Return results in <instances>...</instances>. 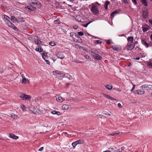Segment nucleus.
<instances>
[{
    "label": "nucleus",
    "mask_w": 152,
    "mask_h": 152,
    "mask_svg": "<svg viewBox=\"0 0 152 152\" xmlns=\"http://www.w3.org/2000/svg\"><path fill=\"white\" fill-rule=\"evenodd\" d=\"M69 105L68 104H64L63 106V109L64 110H67L69 108Z\"/></svg>",
    "instance_id": "obj_27"
},
{
    "label": "nucleus",
    "mask_w": 152,
    "mask_h": 152,
    "mask_svg": "<svg viewBox=\"0 0 152 152\" xmlns=\"http://www.w3.org/2000/svg\"><path fill=\"white\" fill-rule=\"evenodd\" d=\"M140 59V58L139 57H136L135 58H134V59L136 60H139Z\"/></svg>",
    "instance_id": "obj_56"
},
{
    "label": "nucleus",
    "mask_w": 152,
    "mask_h": 152,
    "mask_svg": "<svg viewBox=\"0 0 152 152\" xmlns=\"http://www.w3.org/2000/svg\"><path fill=\"white\" fill-rule=\"evenodd\" d=\"M142 3L145 6H148V3L147 0H141Z\"/></svg>",
    "instance_id": "obj_25"
},
{
    "label": "nucleus",
    "mask_w": 152,
    "mask_h": 152,
    "mask_svg": "<svg viewBox=\"0 0 152 152\" xmlns=\"http://www.w3.org/2000/svg\"><path fill=\"white\" fill-rule=\"evenodd\" d=\"M132 1L134 4H136L137 2L136 0H132Z\"/></svg>",
    "instance_id": "obj_51"
},
{
    "label": "nucleus",
    "mask_w": 152,
    "mask_h": 152,
    "mask_svg": "<svg viewBox=\"0 0 152 152\" xmlns=\"http://www.w3.org/2000/svg\"><path fill=\"white\" fill-rule=\"evenodd\" d=\"M149 22L152 25V20H149Z\"/></svg>",
    "instance_id": "obj_57"
},
{
    "label": "nucleus",
    "mask_w": 152,
    "mask_h": 152,
    "mask_svg": "<svg viewBox=\"0 0 152 152\" xmlns=\"http://www.w3.org/2000/svg\"><path fill=\"white\" fill-rule=\"evenodd\" d=\"M24 21V20L23 18L22 17H18L17 19V22H23Z\"/></svg>",
    "instance_id": "obj_15"
},
{
    "label": "nucleus",
    "mask_w": 152,
    "mask_h": 152,
    "mask_svg": "<svg viewBox=\"0 0 152 152\" xmlns=\"http://www.w3.org/2000/svg\"><path fill=\"white\" fill-rule=\"evenodd\" d=\"M4 72V71L3 69H1L0 71V74H2Z\"/></svg>",
    "instance_id": "obj_58"
},
{
    "label": "nucleus",
    "mask_w": 152,
    "mask_h": 152,
    "mask_svg": "<svg viewBox=\"0 0 152 152\" xmlns=\"http://www.w3.org/2000/svg\"><path fill=\"white\" fill-rule=\"evenodd\" d=\"M94 42L95 44H101L102 42V41H101L100 40H95Z\"/></svg>",
    "instance_id": "obj_31"
},
{
    "label": "nucleus",
    "mask_w": 152,
    "mask_h": 152,
    "mask_svg": "<svg viewBox=\"0 0 152 152\" xmlns=\"http://www.w3.org/2000/svg\"><path fill=\"white\" fill-rule=\"evenodd\" d=\"M6 23L8 26L9 27L13 28V27L14 26V25L12 23L10 20H8L7 21Z\"/></svg>",
    "instance_id": "obj_18"
},
{
    "label": "nucleus",
    "mask_w": 152,
    "mask_h": 152,
    "mask_svg": "<svg viewBox=\"0 0 152 152\" xmlns=\"http://www.w3.org/2000/svg\"><path fill=\"white\" fill-rule=\"evenodd\" d=\"M147 65L149 66L150 68H152V62H147Z\"/></svg>",
    "instance_id": "obj_36"
},
{
    "label": "nucleus",
    "mask_w": 152,
    "mask_h": 152,
    "mask_svg": "<svg viewBox=\"0 0 152 152\" xmlns=\"http://www.w3.org/2000/svg\"><path fill=\"white\" fill-rule=\"evenodd\" d=\"M17 18H16L14 16H12L11 17V20L13 22H17Z\"/></svg>",
    "instance_id": "obj_24"
},
{
    "label": "nucleus",
    "mask_w": 152,
    "mask_h": 152,
    "mask_svg": "<svg viewBox=\"0 0 152 152\" xmlns=\"http://www.w3.org/2000/svg\"><path fill=\"white\" fill-rule=\"evenodd\" d=\"M4 18L5 19H6V20H7V21L8 20H9V19H10V18L7 16L4 15Z\"/></svg>",
    "instance_id": "obj_38"
},
{
    "label": "nucleus",
    "mask_w": 152,
    "mask_h": 152,
    "mask_svg": "<svg viewBox=\"0 0 152 152\" xmlns=\"http://www.w3.org/2000/svg\"><path fill=\"white\" fill-rule=\"evenodd\" d=\"M110 2L108 1H106L104 4V7L106 10H107L108 8V5L110 4Z\"/></svg>",
    "instance_id": "obj_21"
},
{
    "label": "nucleus",
    "mask_w": 152,
    "mask_h": 152,
    "mask_svg": "<svg viewBox=\"0 0 152 152\" xmlns=\"http://www.w3.org/2000/svg\"><path fill=\"white\" fill-rule=\"evenodd\" d=\"M61 113L58 111H56V114L58 115H61Z\"/></svg>",
    "instance_id": "obj_49"
},
{
    "label": "nucleus",
    "mask_w": 152,
    "mask_h": 152,
    "mask_svg": "<svg viewBox=\"0 0 152 152\" xmlns=\"http://www.w3.org/2000/svg\"><path fill=\"white\" fill-rule=\"evenodd\" d=\"M11 115V118L14 120H16L18 118V115L13 113H12Z\"/></svg>",
    "instance_id": "obj_17"
},
{
    "label": "nucleus",
    "mask_w": 152,
    "mask_h": 152,
    "mask_svg": "<svg viewBox=\"0 0 152 152\" xmlns=\"http://www.w3.org/2000/svg\"><path fill=\"white\" fill-rule=\"evenodd\" d=\"M83 32L80 31L78 32V34L79 36H83Z\"/></svg>",
    "instance_id": "obj_41"
},
{
    "label": "nucleus",
    "mask_w": 152,
    "mask_h": 152,
    "mask_svg": "<svg viewBox=\"0 0 152 152\" xmlns=\"http://www.w3.org/2000/svg\"><path fill=\"white\" fill-rule=\"evenodd\" d=\"M119 13V11H117V10H116V11H113V12H112L111 15H110V18H111V19H112L114 16L116 15V14H118Z\"/></svg>",
    "instance_id": "obj_9"
},
{
    "label": "nucleus",
    "mask_w": 152,
    "mask_h": 152,
    "mask_svg": "<svg viewBox=\"0 0 152 152\" xmlns=\"http://www.w3.org/2000/svg\"><path fill=\"white\" fill-rule=\"evenodd\" d=\"M106 42L108 44H111V41L110 40H106Z\"/></svg>",
    "instance_id": "obj_47"
},
{
    "label": "nucleus",
    "mask_w": 152,
    "mask_h": 152,
    "mask_svg": "<svg viewBox=\"0 0 152 152\" xmlns=\"http://www.w3.org/2000/svg\"><path fill=\"white\" fill-rule=\"evenodd\" d=\"M134 39V38L133 37L131 36L127 38V40L129 41H131L132 42H133V41Z\"/></svg>",
    "instance_id": "obj_29"
},
{
    "label": "nucleus",
    "mask_w": 152,
    "mask_h": 152,
    "mask_svg": "<svg viewBox=\"0 0 152 152\" xmlns=\"http://www.w3.org/2000/svg\"><path fill=\"white\" fill-rule=\"evenodd\" d=\"M77 145V142L76 141L75 142H73L72 143V145L73 146V149H74L75 148V146Z\"/></svg>",
    "instance_id": "obj_34"
},
{
    "label": "nucleus",
    "mask_w": 152,
    "mask_h": 152,
    "mask_svg": "<svg viewBox=\"0 0 152 152\" xmlns=\"http://www.w3.org/2000/svg\"><path fill=\"white\" fill-rule=\"evenodd\" d=\"M150 39H151L152 40V34H151V36H150Z\"/></svg>",
    "instance_id": "obj_64"
},
{
    "label": "nucleus",
    "mask_w": 152,
    "mask_h": 152,
    "mask_svg": "<svg viewBox=\"0 0 152 152\" xmlns=\"http://www.w3.org/2000/svg\"><path fill=\"white\" fill-rule=\"evenodd\" d=\"M56 100L59 102H62L64 100L63 98L61 96H58V98H56Z\"/></svg>",
    "instance_id": "obj_26"
},
{
    "label": "nucleus",
    "mask_w": 152,
    "mask_h": 152,
    "mask_svg": "<svg viewBox=\"0 0 152 152\" xmlns=\"http://www.w3.org/2000/svg\"><path fill=\"white\" fill-rule=\"evenodd\" d=\"M53 74L55 75H57L58 76H60L58 77V78L60 80L62 79V77H67L69 79L71 78V77L69 76L68 74H65V73L63 72H60L59 71H53Z\"/></svg>",
    "instance_id": "obj_1"
},
{
    "label": "nucleus",
    "mask_w": 152,
    "mask_h": 152,
    "mask_svg": "<svg viewBox=\"0 0 152 152\" xmlns=\"http://www.w3.org/2000/svg\"><path fill=\"white\" fill-rule=\"evenodd\" d=\"M92 7L91 9V11L93 14L96 15L99 13V9L96 5L93 3L92 4Z\"/></svg>",
    "instance_id": "obj_2"
},
{
    "label": "nucleus",
    "mask_w": 152,
    "mask_h": 152,
    "mask_svg": "<svg viewBox=\"0 0 152 152\" xmlns=\"http://www.w3.org/2000/svg\"><path fill=\"white\" fill-rule=\"evenodd\" d=\"M54 22L55 24H59L60 23V21L58 19H57L56 20H55Z\"/></svg>",
    "instance_id": "obj_37"
},
{
    "label": "nucleus",
    "mask_w": 152,
    "mask_h": 152,
    "mask_svg": "<svg viewBox=\"0 0 152 152\" xmlns=\"http://www.w3.org/2000/svg\"><path fill=\"white\" fill-rule=\"evenodd\" d=\"M78 28V26L77 25H75L73 26V28L74 29H76Z\"/></svg>",
    "instance_id": "obj_48"
},
{
    "label": "nucleus",
    "mask_w": 152,
    "mask_h": 152,
    "mask_svg": "<svg viewBox=\"0 0 152 152\" xmlns=\"http://www.w3.org/2000/svg\"><path fill=\"white\" fill-rule=\"evenodd\" d=\"M148 16V14L146 12H143L142 14V17L145 19Z\"/></svg>",
    "instance_id": "obj_28"
},
{
    "label": "nucleus",
    "mask_w": 152,
    "mask_h": 152,
    "mask_svg": "<svg viewBox=\"0 0 152 152\" xmlns=\"http://www.w3.org/2000/svg\"><path fill=\"white\" fill-rule=\"evenodd\" d=\"M21 76L22 78V83L23 84H25L26 83V82L27 80L24 75L23 74H21Z\"/></svg>",
    "instance_id": "obj_14"
},
{
    "label": "nucleus",
    "mask_w": 152,
    "mask_h": 152,
    "mask_svg": "<svg viewBox=\"0 0 152 152\" xmlns=\"http://www.w3.org/2000/svg\"><path fill=\"white\" fill-rule=\"evenodd\" d=\"M35 42L36 44L38 45H39L41 43V41L38 39L35 40Z\"/></svg>",
    "instance_id": "obj_32"
},
{
    "label": "nucleus",
    "mask_w": 152,
    "mask_h": 152,
    "mask_svg": "<svg viewBox=\"0 0 152 152\" xmlns=\"http://www.w3.org/2000/svg\"><path fill=\"white\" fill-rule=\"evenodd\" d=\"M135 85H133V86L131 90V91H132L135 88Z\"/></svg>",
    "instance_id": "obj_50"
},
{
    "label": "nucleus",
    "mask_w": 152,
    "mask_h": 152,
    "mask_svg": "<svg viewBox=\"0 0 152 152\" xmlns=\"http://www.w3.org/2000/svg\"><path fill=\"white\" fill-rule=\"evenodd\" d=\"M19 96L23 100H29L31 98V96L25 94H20Z\"/></svg>",
    "instance_id": "obj_4"
},
{
    "label": "nucleus",
    "mask_w": 152,
    "mask_h": 152,
    "mask_svg": "<svg viewBox=\"0 0 152 152\" xmlns=\"http://www.w3.org/2000/svg\"><path fill=\"white\" fill-rule=\"evenodd\" d=\"M104 95L106 98L108 99H110L111 100H113L115 101L117 100L116 99L113 98L109 95H107L105 94H104Z\"/></svg>",
    "instance_id": "obj_23"
},
{
    "label": "nucleus",
    "mask_w": 152,
    "mask_h": 152,
    "mask_svg": "<svg viewBox=\"0 0 152 152\" xmlns=\"http://www.w3.org/2000/svg\"><path fill=\"white\" fill-rule=\"evenodd\" d=\"M125 149V148L124 147H122L121 148V150H124Z\"/></svg>",
    "instance_id": "obj_61"
},
{
    "label": "nucleus",
    "mask_w": 152,
    "mask_h": 152,
    "mask_svg": "<svg viewBox=\"0 0 152 152\" xmlns=\"http://www.w3.org/2000/svg\"><path fill=\"white\" fill-rule=\"evenodd\" d=\"M49 45L52 46H53L55 45V43L54 42H51L49 43Z\"/></svg>",
    "instance_id": "obj_40"
},
{
    "label": "nucleus",
    "mask_w": 152,
    "mask_h": 152,
    "mask_svg": "<svg viewBox=\"0 0 152 152\" xmlns=\"http://www.w3.org/2000/svg\"><path fill=\"white\" fill-rule=\"evenodd\" d=\"M117 151V152H122V151H120V149H118V150Z\"/></svg>",
    "instance_id": "obj_63"
},
{
    "label": "nucleus",
    "mask_w": 152,
    "mask_h": 152,
    "mask_svg": "<svg viewBox=\"0 0 152 152\" xmlns=\"http://www.w3.org/2000/svg\"><path fill=\"white\" fill-rule=\"evenodd\" d=\"M85 58H86L88 59L89 58V56L88 55H86L85 56Z\"/></svg>",
    "instance_id": "obj_59"
},
{
    "label": "nucleus",
    "mask_w": 152,
    "mask_h": 152,
    "mask_svg": "<svg viewBox=\"0 0 152 152\" xmlns=\"http://www.w3.org/2000/svg\"><path fill=\"white\" fill-rule=\"evenodd\" d=\"M77 142V144H83L84 143V141L83 140H77L76 141Z\"/></svg>",
    "instance_id": "obj_30"
},
{
    "label": "nucleus",
    "mask_w": 152,
    "mask_h": 152,
    "mask_svg": "<svg viewBox=\"0 0 152 152\" xmlns=\"http://www.w3.org/2000/svg\"><path fill=\"white\" fill-rule=\"evenodd\" d=\"M70 36L72 37L73 39H74L75 37H77L78 36L75 33L73 32H72L70 33Z\"/></svg>",
    "instance_id": "obj_22"
},
{
    "label": "nucleus",
    "mask_w": 152,
    "mask_h": 152,
    "mask_svg": "<svg viewBox=\"0 0 152 152\" xmlns=\"http://www.w3.org/2000/svg\"><path fill=\"white\" fill-rule=\"evenodd\" d=\"M20 108L23 110H24L26 108L25 106L23 104H22L20 106Z\"/></svg>",
    "instance_id": "obj_42"
},
{
    "label": "nucleus",
    "mask_w": 152,
    "mask_h": 152,
    "mask_svg": "<svg viewBox=\"0 0 152 152\" xmlns=\"http://www.w3.org/2000/svg\"><path fill=\"white\" fill-rule=\"evenodd\" d=\"M26 7L28 9L31 11H34L36 9L35 7H33V6H31V5L30 6H28Z\"/></svg>",
    "instance_id": "obj_11"
},
{
    "label": "nucleus",
    "mask_w": 152,
    "mask_h": 152,
    "mask_svg": "<svg viewBox=\"0 0 152 152\" xmlns=\"http://www.w3.org/2000/svg\"><path fill=\"white\" fill-rule=\"evenodd\" d=\"M56 111H53L52 112V113L53 114H56Z\"/></svg>",
    "instance_id": "obj_54"
},
{
    "label": "nucleus",
    "mask_w": 152,
    "mask_h": 152,
    "mask_svg": "<svg viewBox=\"0 0 152 152\" xmlns=\"http://www.w3.org/2000/svg\"><path fill=\"white\" fill-rule=\"evenodd\" d=\"M149 27V26L147 25H146L145 26H143L142 27L143 31L144 32L147 31L149 29L148 28Z\"/></svg>",
    "instance_id": "obj_13"
},
{
    "label": "nucleus",
    "mask_w": 152,
    "mask_h": 152,
    "mask_svg": "<svg viewBox=\"0 0 152 152\" xmlns=\"http://www.w3.org/2000/svg\"><path fill=\"white\" fill-rule=\"evenodd\" d=\"M142 43L143 45H145L146 48H148L149 46V44L146 42L144 40H142Z\"/></svg>",
    "instance_id": "obj_16"
},
{
    "label": "nucleus",
    "mask_w": 152,
    "mask_h": 152,
    "mask_svg": "<svg viewBox=\"0 0 152 152\" xmlns=\"http://www.w3.org/2000/svg\"><path fill=\"white\" fill-rule=\"evenodd\" d=\"M106 88L108 89V90L111 89L113 87L111 85H107V86H105Z\"/></svg>",
    "instance_id": "obj_33"
},
{
    "label": "nucleus",
    "mask_w": 152,
    "mask_h": 152,
    "mask_svg": "<svg viewBox=\"0 0 152 152\" xmlns=\"http://www.w3.org/2000/svg\"><path fill=\"white\" fill-rule=\"evenodd\" d=\"M38 47L35 50L36 51H38L39 52H42L43 51V49H42L41 47L40 46H38Z\"/></svg>",
    "instance_id": "obj_20"
},
{
    "label": "nucleus",
    "mask_w": 152,
    "mask_h": 152,
    "mask_svg": "<svg viewBox=\"0 0 152 152\" xmlns=\"http://www.w3.org/2000/svg\"><path fill=\"white\" fill-rule=\"evenodd\" d=\"M115 135V133H113L111 134H108L107 135V136H110V135H111V136H114Z\"/></svg>",
    "instance_id": "obj_46"
},
{
    "label": "nucleus",
    "mask_w": 152,
    "mask_h": 152,
    "mask_svg": "<svg viewBox=\"0 0 152 152\" xmlns=\"http://www.w3.org/2000/svg\"><path fill=\"white\" fill-rule=\"evenodd\" d=\"M75 62L77 63H82V62L81 61H78L77 60Z\"/></svg>",
    "instance_id": "obj_52"
},
{
    "label": "nucleus",
    "mask_w": 152,
    "mask_h": 152,
    "mask_svg": "<svg viewBox=\"0 0 152 152\" xmlns=\"http://www.w3.org/2000/svg\"><path fill=\"white\" fill-rule=\"evenodd\" d=\"M141 87L145 90H152V85H151L145 84L142 85Z\"/></svg>",
    "instance_id": "obj_6"
},
{
    "label": "nucleus",
    "mask_w": 152,
    "mask_h": 152,
    "mask_svg": "<svg viewBox=\"0 0 152 152\" xmlns=\"http://www.w3.org/2000/svg\"><path fill=\"white\" fill-rule=\"evenodd\" d=\"M145 93V91L144 89L142 90H139L136 91V93L137 94L142 95L143 94Z\"/></svg>",
    "instance_id": "obj_12"
},
{
    "label": "nucleus",
    "mask_w": 152,
    "mask_h": 152,
    "mask_svg": "<svg viewBox=\"0 0 152 152\" xmlns=\"http://www.w3.org/2000/svg\"><path fill=\"white\" fill-rule=\"evenodd\" d=\"M42 56L43 58L45 60V61L48 64V60H46V58H45V57H47V53H43V54H42Z\"/></svg>",
    "instance_id": "obj_19"
},
{
    "label": "nucleus",
    "mask_w": 152,
    "mask_h": 152,
    "mask_svg": "<svg viewBox=\"0 0 152 152\" xmlns=\"http://www.w3.org/2000/svg\"><path fill=\"white\" fill-rule=\"evenodd\" d=\"M123 2L126 3H128L127 0H123Z\"/></svg>",
    "instance_id": "obj_60"
},
{
    "label": "nucleus",
    "mask_w": 152,
    "mask_h": 152,
    "mask_svg": "<svg viewBox=\"0 0 152 152\" xmlns=\"http://www.w3.org/2000/svg\"><path fill=\"white\" fill-rule=\"evenodd\" d=\"M56 55L58 58L61 59H63L64 57V55L62 53L60 52H58L56 54Z\"/></svg>",
    "instance_id": "obj_8"
},
{
    "label": "nucleus",
    "mask_w": 152,
    "mask_h": 152,
    "mask_svg": "<svg viewBox=\"0 0 152 152\" xmlns=\"http://www.w3.org/2000/svg\"><path fill=\"white\" fill-rule=\"evenodd\" d=\"M12 28L15 31L16 30V29H18L15 26H14L13 27V28Z\"/></svg>",
    "instance_id": "obj_55"
},
{
    "label": "nucleus",
    "mask_w": 152,
    "mask_h": 152,
    "mask_svg": "<svg viewBox=\"0 0 152 152\" xmlns=\"http://www.w3.org/2000/svg\"><path fill=\"white\" fill-rule=\"evenodd\" d=\"M30 4L31 6L35 7L36 8V7H41V3L39 1L36 0H33L30 3Z\"/></svg>",
    "instance_id": "obj_3"
},
{
    "label": "nucleus",
    "mask_w": 152,
    "mask_h": 152,
    "mask_svg": "<svg viewBox=\"0 0 152 152\" xmlns=\"http://www.w3.org/2000/svg\"><path fill=\"white\" fill-rule=\"evenodd\" d=\"M112 48H113V50H114L117 51L118 50V48L116 47H113Z\"/></svg>",
    "instance_id": "obj_44"
},
{
    "label": "nucleus",
    "mask_w": 152,
    "mask_h": 152,
    "mask_svg": "<svg viewBox=\"0 0 152 152\" xmlns=\"http://www.w3.org/2000/svg\"><path fill=\"white\" fill-rule=\"evenodd\" d=\"M91 55L96 60H101L102 59V57L98 54L96 53L95 52L93 51H91Z\"/></svg>",
    "instance_id": "obj_5"
},
{
    "label": "nucleus",
    "mask_w": 152,
    "mask_h": 152,
    "mask_svg": "<svg viewBox=\"0 0 152 152\" xmlns=\"http://www.w3.org/2000/svg\"><path fill=\"white\" fill-rule=\"evenodd\" d=\"M118 106L120 108H122L123 107L122 106L121 104L120 103H118Z\"/></svg>",
    "instance_id": "obj_45"
},
{
    "label": "nucleus",
    "mask_w": 152,
    "mask_h": 152,
    "mask_svg": "<svg viewBox=\"0 0 152 152\" xmlns=\"http://www.w3.org/2000/svg\"><path fill=\"white\" fill-rule=\"evenodd\" d=\"M92 22V21H91V22H88V23H87L85 25H84L83 24H82V26H84V27H87L88 25L90 23H91Z\"/></svg>",
    "instance_id": "obj_39"
},
{
    "label": "nucleus",
    "mask_w": 152,
    "mask_h": 152,
    "mask_svg": "<svg viewBox=\"0 0 152 152\" xmlns=\"http://www.w3.org/2000/svg\"><path fill=\"white\" fill-rule=\"evenodd\" d=\"M31 111L32 113L34 114H36L37 113V110L36 109L34 108H33V110H30Z\"/></svg>",
    "instance_id": "obj_35"
},
{
    "label": "nucleus",
    "mask_w": 152,
    "mask_h": 152,
    "mask_svg": "<svg viewBox=\"0 0 152 152\" xmlns=\"http://www.w3.org/2000/svg\"><path fill=\"white\" fill-rule=\"evenodd\" d=\"M135 47L134 44H131V43H128L126 45V48L128 50H132Z\"/></svg>",
    "instance_id": "obj_7"
},
{
    "label": "nucleus",
    "mask_w": 152,
    "mask_h": 152,
    "mask_svg": "<svg viewBox=\"0 0 152 152\" xmlns=\"http://www.w3.org/2000/svg\"><path fill=\"white\" fill-rule=\"evenodd\" d=\"M109 149L111 151H112L113 150V148H109Z\"/></svg>",
    "instance_id": "obj_62"
},
{
    "label": "nucleus",
    "mask_w": 152,
    "mask_h": 152,
    "mask_svg": "<svg viewBox=\"0 0 152 152\" xmlns=\"http://www.w3.org/2000/svg\"><path fill=\"white\" fill-rule=\"evenodd\" d=\"M103 114L104 115H107L109 116H110L111 115L110 113H109L106 111H105L104 113H103Z\"/></svg>",
    "instance_id": "obj_43"
},
{
    "label": "nucleus",
    "mask_w": 152,
    "mask_h": 152,
    "mask_svg": "<svg viewBox=\"0 0 152 152\" xmlns=\"http://www.w3.org/2000/svg\"><path fill=\"white\" fill-rule=\"evenodd\" d=\"M9 137L15 140H17L18 138V137L13 134H10L9 135Z\"/></svg>",
    "instance_id": "obj_10"
},
{
    "label": "nucleus",
    "mask_w": 152,
    "mask_h": 152,
    "mask_svg": "<svg viewBox=\"0 0 152 152\" xmlns=\"http://www.w3.org/2000/svg\"><path fill=\"white\" fill-rule=\"evenodd\" d=\"M43 147H41L39 149V151H41L43 150Z\"/></svg>",
    "instance_id": "obj_53"
}]
</instances>
